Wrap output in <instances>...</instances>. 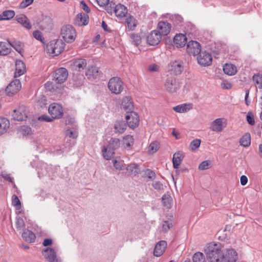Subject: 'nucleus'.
I'll list each match as a JSON object with an SVG mask.
<instances>
[{
	"label": "nucleus",
	"mask_w": 262,
	"mask_h": 262,
	"mask_svg": "<svg viewBox=\"0 0 262 262\" xmlns=\"http://www.w3.org/2000/svg\"><path fill=\"white\" fill-rule=\"evenodd\" d=\"M33 37L36 39L40 41L41 42H43L44 40V38L42 36V33L36 30L33 32Z\"/></svg>",
	"instance_id": "obj_51"
},
{
	"label": "nucleus",
	"mask_w": 262,
	"mask_h": 262,
	"mask_svg": "<svg viewBox=\"0 0 262 262\" xmlns=\"http://www.w3.org/2000/svg\"><path fill=\"white\" fill-rule=\"evenodd\" d=\"M205 255L201 252H195L192 256L193 262H209Z\"/></svg>",
	"instance_id": "obj_38"
},
{
	"label": "nucleus",
	"mask_w": 262,
	"mask_h": 262,
	"mask_svg": "<svg viewBox=\"0 0 262 262\" xmlns=\"http://www.w3.org/2000/svg\"><path fill=\"white\" fill-rule=\"evenodd\" d=\"M89 15L83 13L77 14L74 20V24L78 26H86L89 24Z\"/></svg>",
	"instance_id": "obj_18"
},
{
	"label": "nucleus",
	"mask_w": 262,
	"mask_h": 262,
	"mask_svg": "<svg viewBox=\"0 0 262 262\" xmlns=\"http://www.w3.org/2000/svg\"><path fill=\"white\" fill-rule=\"evenodd\" d=\"M15 12L12 10H8L3 11L0 14V21L4 20H9L15 16Z\"/></svg>",
	"instance_id": "obj_35"
},
{
	"label": "nucleus",
	"mask_w": 262,
	"mask_h": 262,
	"mask_svg": "<svg viewBox=\"0 0 262 262\" xmlns=\"http://www.w3.org/2000/svg\"><path fill=\"white\" fill-rule=\"evenodd\" d=\"M48 112L53 119L61 118L63 114L62 106L57 103L51 104L49 107Z\"/></svg>",
	"instance_id": "obj_5"
},
{
	"label": "nucleus",
	"mask_w": 262,
	"mask_h": 262,
	"mask_svg": "<svg viewBox=\"0 0 262 262\" xmlns=\"http://www.w3.org/2000/svg\"><path fill=\"white\" fill-rule=\"evenodd\" d=\"M224 72L229 76H232L235 75L237 72L236 67L231 63H226L223 66Z\"/></svg>",
	"instance_id": "obj_29"
},
{
	"label": "nucleus",
	"mask_w": 262,
	"mask_h": 262,
	"mask_svg": "<svg viewBox=\"0 0 262 262\" xmlns=\"http://www.w3.org/2000/svg\"><path fill=\"white\" fill-rule=\"evenodd\" d=\"M85 75L89 77H96L99 75V70L95 66L89 67L86 70Z\"/></svg>",
	"instance_id": "obj_36"
},
{
	"label": "nucleus",
	"mask_w": 262,
	"mask_h": 262,
	"mask_svg": "<svg viewBox=\"0 0 262 262\" xmlns=\"http://www.w3.org/2000/svg\"><path fill=\"white\" fill-rule=\"evenodd\" d=\"M125 23L126 30L134 31L137 26L138 21L133 16L128 15L125 18Z\"/></svg>",
	"instance_id": "obj_23"
},
{
	"label": "nucleus",
	"mask_w": 262,
	"mask_h": 262,
	"mask_svg": "<svg viewBox=\"0 0 262 262\" xmlns=\"http://www.w3.org/2000/svg\"><path fill=\"white\" fill-rule=\"evenodd\" d=\"M120 140L117 138H112L110 141L108 146V149L112 148L113 150H115L119 148L120 146Z\"/></svg>",
	"instance_id": "obj_45"
},
{
	"label": "nucleus",
	"mask_w": 262,
	"mask_h": 262,
	"mask_svg": "<svg viewBox=\"0 0 262 262\" xmlns=\"http://www.w3.org/2000/svg\"><path fill=\"white\" fill-rule=\"evenodd\" d=\"M22 237L25 241L30 243H33L36 238L34 233L29 230H26L22 233Z\"/></svg>",
	"instance_id": "obj_32"
},
{
	"label": "nucleus",
	"mask_w": 262,
	"mask_h": 262,
	"mask_svg": "<svg viewBox=\"0 0 262 262\" xmlns=\"http://www.w3.org/2000/svg\"><path fill=\"white\" fill-rule=\"evenodd\" d=\"M11 43L1 41L0 42V55H6L10 53Z\"/></svg>",
	"instance_id": "obj_34"
},
{
	"label": "nucleus",
	"mask_w": 262,
	"mask_h": 262,
	"mask_svg": "<svg viewBox=\"0 0 262 262\" xmlns=\"http://www.w3.org/2000/svg\"><path fill=\"white\" fill-rule=\"evenodd\" d=\"M15 19L18 23L20 24L25 28L28 29H30L31 28L32 25L25 14H20L19 15H17Z\"/></svg>",
	"instance_id": "obj_26"
},
{
	"label": "nucleus",
	"mask_w": 262,
	"mask_h": 262,
	"mask_svg": "<svg viewBox=\"0 0 262 262\" xmlns=\"http://www.w3.org/2000/svg\"><path fill=\"white\" fill-rule=\"evenodd\" d=\"M247 120L248 122L250 125H253L255 123V121H254V119L253 116L250 113H248L247 115Z\"/></svg>",
	"instance_id": "obj_57"
},
{
	"label": "nucleus",
	"mask_w": 262,
	"mask_h": 262,
	"mask_svg": "<svg viewBox=\"0 0 262 262\" xmlns=\"http://www.w3.org/2000/svg\"><path fill=\"white\" fill-rule=\"evenodd\" d=\"M224 118H217L214 120L211 124L210 128L211 130L216 132H221L224 128Z\"/></svg>",
	"instance_id": "obj_20"
},
{
	"label": "nucleus",
	"mask_w": 262,
	"mask_h": 262,
	"mask_svg": "<svg viewBox=\"0 0 262 262\" xmlns=\"http://www.w3.org/2000/svg\"><path fill=\"white\" fill-rule=\"evenodd\" d=\"M187 41V38L185 34H177L173 38V43L177 48L184 47Z\"/></svg>",
	"instance_id": "obj_21"
},
{
	"label": "nucleus",
	"mask_w": 262,
	"mask_h": 262,
	"mask_svg": "<svg viewBox=\"0 0 262 262\" xmlns=\"http://www.w3.org/2000/svg\"><path fill=\"white\" fill-rule=\"evenodd\" d=\"M45 88L49 91H52L54 90V85L52 82L50 81H48L45 84Z\"/></svg>",
	"instance_id": "obj_59"
},
{
	"label": "nucleus",
	"mask_w": 262,
	"mask_h": 262,
	"mask_svg": "<svg viewBox=\"0 0 262 262\" xmlns=\"http://www.w3.org/2000/svg\"><path fill=\"white\" fill-rule=\"evenodd\" d=\"M159 70V66L156 64H152L148 66V71L151 72H157Z\"/></svg>",
	"instance_id": "obj_60"
},
{
	"label": "nucleus",
	"mask_w": 262,
	"mask_h": 262,
	"mask_svg": "<svg viewBox=\"0 0 262 262\" xmlns=\"http://www.w3.org/2000/svg\"><path fill=\"white\" fill-rule=\"evenodd\" d=\"M52 240L51 239H50V238H46L45 239H44L43 242V245L44 246H50L51 245H52Z\"/></svg>",
	"instance_id": "obj_64"
},
{
	"label": "nucleus",
	"mask_w": 262,
	"mask_h": 262,
	"mask_svg": "<svg viewBox=\"0 0 262 262\" xmlns=\"http://www.w3.org/2000/svg\"><path fill=\"white\" fill-rule=\"evenodd\" d=\"M201 46L196 41L191 40L188 42L187 46V52L189 54L195 56L201 53Z\"/></svg>",
	"instance_id": "obj_11"
},
{
	"label": "nucleus",
	"mask_w": 262,
	"mask_h": 262,
	"mask_svg": "<svg viewBox=\"0 0 262 262\" xmlns=\"http://www.w3.org/2000/svg\"><path fill=\"white\" fill-rule=\"evenodd\" d=\"M107 87L112 93L116 95L121 94L124 90L123 82L118 77L111 78L108 82Z\"/></svg>",
	"instance_id": "obj_3"
},
{
	"label": "nucleus",
	"mask_w": 262,
	"mask_h": 262,
	"mask_svg": "<svg viewBox=\"0 0 262 262\" xmlns=\"http://www.w3.org/2000/svg\"><path fill=\"white\" fill-rule=\"evenodd\" d=\"M240 144L244 147H248L251 143V137L249 134L244 135L240 140Z\"/></svg>",
	"instance_id": "obj_43"
},
{
	"label": "nucleus",
	"mask_w": 262,
	"mask_h": 262,
	"mask_svg": "<svg viewBox=\"0 0 262 262\" xmlns=\"http://www.w3.org/2000/svg\"><path fill=\"white\" fill-rule=\"evenodd\" d=\"M13 47L17 52L21 53L23 51L22 45L20 42H14L11 43V47Z\"/></svg>",
	"instance_id": "obj_54"
},
{
	"label": "nucleus",
	"mask_w": 262,
	"mask_h": 262,
	"mask_svg": "<svg viewBox=\"0 0 262 262\" xmlns=\"http://www.w3.org/2000/svg\"><path fill=\"white\" fill-rule=\"evenodd\" d=\"M201 141L200 139H196L192 140L189 145V149L191 151H194L200 146Z\"/></svg>",
	"instance_id": "obj_47"
},
{
	"label": "nucleus",
	"mask_w": 262,
	"mask_h": 262,
	"mask_svg": "<svg viewBox=\"0 0 262 262\" xmlns=\"http://www.w3.org/2000/svg\"><path fill=\"white\" fill-rule=\"evenodd\" d=\"M26 71L25 63L20 60H16L15 62V71L14 77H18L23 75Z\"/></svg>",
	"instance_id": "obj_24"
},
{
	"label": "nucleus",
	"mask_w": 262,
	"mask_h": 262,
	"mask_svg": "<svg viewBox=\"0 0 262 262\" xmlns=\"http://www.w3.org/2000/svg\"><path fill=\"white\" fill-rule=\"evenodd\" d=\"M210 167V163L208 161L202 162L199 166V169L201 170L208 169Z\"/></svg>",
	"instance_id": "obj_52"
},
{
	"label": "nucleus",
	"mask_w": 262,
	"mask_h": 262,
	"mask_svg": "<svg viewBox=\"0 0 262 262\" xmlns=\"http://www.w3.org/2000/svg\"><path fill=\"white\" fill-rule=\"evenodd\" d=\"M20 132L23 134V135L26 136L31 133V128L28 126H23L21 127Z\"/></svg>",
	"instance_id": "obj_53"
},
{
	"label": "nucleus",
	"mask_w": 262,
	"mask_h": 262,
	"mask_svg": "<svg viewBox=\"0 0 262 262\" xmlns=\"http://www.w3.org/2000/svg\"><path fill=\"white\" fill-rule=\"evenodd\" d=\"M184 158V154L182 151H178L174 154L172 158L173 167L175 169L179 168Z\"/></svg>",
	"instance_id": "obj_27"
},
{
	"label": "nucleus",
	"mask_w": 262,
	"mask_h": 262,
	"mask_svg": "<svg viewBox=\"0 0 262 262\" xmlns=\"http://www.w3.org/2000/svg\"><path fill=\"white\" fill-rule=\"evenodd\" d=\"M166 90L170 93L176 92L180 89V84L178 80L174 77H168L164 84Z\"/></svg>",
	"instance_id": "obj_6"
},
{
	"label": "nucleus",
	"mask_w": 262,
	"mask_h": 262,
	"mask_svg": "<svg viewBox=\"0 0 262 262\" xmlns=\"http://www.w3.org/2000/svg\"><path fill=\"white\" fill-rule=\"evenodd\" d=\"M12 116L14 119L17 121L25 120L27 117L26 107L24 105L19 106L17 109L13 111Z\"/></svg>",
	"instance_id": "obj_15"
},
{
	"label": "nucleus",
	"mask_w": 262,
	"mask_h": 262,
	"mask_svg": "<svg viewBox=\"0 0 262 262\" xmlns=\"http://www.w3.org/2000/svg\"><path fill=\"white\" fill-rule=\"evenodd\" d=\"M45 258L49 262H54L56 258V254L54 249L47 248L43 251Z\"/></svg>",
	"instance_id": "obj_30"
},
{
	"label": "nucleus",
	"mask_w": 262,
	"mask_h": 262,
	"mask_svg": "<svg viewBox=\"0 0 262 262\" xmlns=\"http://www.w3.org/2000/svg\"><path fill=\"white\" fill-rule=\"evenodd\" d=\"M34 0H23L19 5V8L25 9L33 3Z\"/></svg>",
	"instance_id": "obj_50"
},
{
	"label": "nucleus",
	"mask_w": 262,
	"mask_h": 262,
	"mask_svg": "<svg viewBox=\"0 0 262 262\" xmlns=\"http://www.w3.org/2000/svg\"><path fill=\"white\" fill-rule=\"evenodd\" d=\"M167 243L165 241L159 242L155 246L154 254L156 257L161 256L164 252L166 247Z\"/></svg>",
	"instance_id": "obj_22"
},
{
	"label": "nucleus",
	"mask_w": 262,
	"mask_h": 262,
	"mask_svg": "<svg viewBox=\"0 0 262 262\" xmlns=\"http://www.w3.org/2000/svg\"><path fill=\"white\" fill-rule=\"evenodd\" d=\"M232 85L231 83L226 82H222L221 83V86L222 88L225 89H230L232 88Z\"/></svg>",
	"instance_id": "obj_62"
},
{
	"label": "nucleus",
	"mask_w": 262,
	"mask_h": 262,
	"mask_svg": "<svg viewBox=\"0 0 262 262\" xmlns=\"http://www.w3.org/2000/svg\"><path fill=\"white\" fill-rule=\"evenodd\" d=\"M80 7L86 13H89L91 11L90 8L83 1L80 2Z\"/></svg>",
	"instance_id": "obj_55"
},
{
	"label": "nucleus",
	"mask_w": 262,
	"mask_h": 262,
	"mask_svg": "<svg viewBox=\"0 0 262 262\" xmlns=\"http://www.w3.org/2000/svg\"><path fill=\"white\" fill-rule=\"evenodd\" d=\"M223 246L219 242L209 243L204 251L209 262H221L223 258Z\"/></svg>",
	"instance_id": "obj_1"
},
{
	"label": "nucleus",
	"mask_w": 262,
	"mask_h": 262,
	"mask_svg": "<svg viewBox=\"0 0 262 262\" xmlns=\"http://www.w3.org/2000/svg\"><path fill=\"white\" fill-rule=\"evenodd\" d=\"M114 12L117 18H122L127 14L128 10L124 5L118 4L115 7Z\"/></svg>",
	"instance_id": "obj_19"
},
{
	"label": "nucleus",
	"mask_w": 262,
	"mask_h": 262,
	"mask_svg": "<svg viewBox=\"0 0 262 262\" xmlns=\"http://www.w3.org/2000/svg\"><path fill=\"white\" fill-rule=\"evenodd\" d=\"M97 4L100 7H104L107 5L110 0H96Z\"/></svg>",
	"instance_id": "obj_61"
},
{
	"label": "nucleus",
	"mask_w": 262,
	"mask_h": 262,
	"mask_svg": "<svg viewBox=\"0 0 262 262\" xmlns=\"http://www.w3.org/2000/svg\"><path fill=\"white\" fill-rule=\"evenodd\" d=\"M240 182L242 185H245L248 182V178L246 176H242L240 178Z\"/></svg>",
	"instance_id": "obj_63"
},
{
	"label": "nucleus",
	"mask_w": 262,
	"mask_h": 262,
	"mask_svg": "<svg viewBox=\"0 0 262 262\" xmlns=\"http://www.w3.org/2000/svg\"><path fill=\"white\" fill-rule=\"evenodd\" d=\"M114 167L118 170H121L122 169L123 167V162L122 161H117V160H114Z\"/></svg>",
	"instance_id": "obj_56"
},
{
	"label": "nucleus",
	"mask_w": 262,
	"mask_h": 262,
	"mask_svg": "<svg viewBox=\"0 0 262 262\" xmlns=\"http://www.w3.org/2000/svg\"><path fill=\"white\" fill-rule=\"evenodd\" d=\"M68 72L66 68H60L56 70L54 75L55 80L59 83H63L68 78Z\"/></svg>",
	"instance_id": "obj_14"
},
{
	"label": "nucleus",
	"mask_w": 262,
	"mask_h": 262,
	"mask_svg": "<svg viewBox=\"0 0 262 262\" xmlns=\"http://www.w3.org/2000/svg\"><path fill=\"white\" fill-rule=\"evenodd\" d=\"M130 37L133 43L136 46H138L140 43L141 38L139 35L133 33L130 35Z\"/></svg>",
	"instance_id": "obj_49"
},
{
	"label": "nucleus",
	"mask_w": 262,
	"mask_h": 262,
	"mask_svg": "<svg viewBox=\"0 0 262 262\" xmlns=\"http://www.w3.org/2000/svg\"><path fill=\"white\" fill-rule=\"evenodd\" d=\"M238 258V254L232 248L227 249L225 253H223V258L221 262H236Z\"/></svg>",
	"instance_id": "obj_10"
},
{
	"label": "nucleus",
	"mask_w": 262,
	"mask_h": 262,
	"mask_svg": "<svg viewBox=\"0 0 262 262\" xmlns=\"http://www.w3.org/2000/svg\"><path fill=\"white\" fill-rule=\"evenodd\" d=\"M171 224L168 221H165L162 226V230L164 232H167L171 227Z\"/></svg>",
	"instance_id": "obj_58"
},
{
	"label": "nucleus",
	"mask_w": 262,
	"mask_h": 262,
	"mask_svg": "<svg viewBox=\"0 0 262 262\" xmlns=\"http://www.w3.org/2000/svg\"><path fill=\"white\" fill-rule=\"evenodd\" d=\"M184 70L183 62L181 61H173L170 62L168 66V71L173 75H180Z\"/></svg>",
	"instance_id": "obj_7"
},
{
	"label": "nucleus",
	"mask_w": 262,
	"mask_h": 262,
	"mask_svg": "<svg viewBox=\"0 0 262 262\" xmlns=\"http://www.w3.org/2000/svg\"><path fill=\"white\" fill-rule=\"evenodd\" d=\"M12 205L16 210H20L21 208V202L18 197L16 195H13L12 196Z\"/></svg>",
	"instance_id": "obj_46"
},
{
	"label": "nucleus",
	"mask_w": 262,
	"mask_h": 262,
	"mask_svg": "<svg viewBox=\"0 0 262 262\" xmlns=\"http://www.w3.org/2000/svg\"><path fill=\"white\" fill-rule=\"evenodd\" d=\"M127 171L130 174H136L139 171L137 165L135 164H130L126 168Z\"/></svg>",
	"instance_id": "obj_48"
},
{
	"label": "nucleus",
	"mask_w": 262,
	"mask_h": 262,
	"mask_svg": "<svg viewBox=\"0 0 262 262\" xmlns=\"http://www.w3.org/2000/svg\"><path fill=\"white\" fill-rule=\"evenodd\" d=\"M115 132L117 134H123L126 129V125L123 121H117L114 124Z\"/></svg>",
	"instance_id": "obj_33"
},
{
	"label": "nucleus",
	"mask_w": 262,
	"mask_h": 262,
	"mask_svg": "<svg viewBox=\"0 0 262 262\" xmlns=\"http://www.w3.org/2000/svg\"><path fill=\"white\" fill-rule=\"evenodd\" d=\"M192 108V104L191 103H184L173 107L174 111L179 113H185Z\"/></svg>",
	"instance_id": "obj_28"
},
{
	"label": "nucleus",
	"mask_w": 262,
	"mask_h": 262,
	"mask_svg": "<svg viewBox=\"0 0 262 262\" xmlns=\"http://www.w3.org/2000/svg\"><path fill=\"white\" fill-rule=\"evenodd\" d=\"M121 106L126 112V114L133 112L134 105L133 99L130 96H125L121 100Z\"/></svg>",
	"instance_id": "obj_12"
},
{
	"label": "nucleus",
	"mask_w": 262,
	"mask_h": 262,
	"mask_svg": "<svg viewBox=\"0 0 262 262\" xmlns=\"http://www.w3.org/2000/svg\"><path fill=\"white\" fill-rule=\"evenodd\" d=\"M171 30V25L166 21H161L159 22L157 26V30L161 35H168Z\"/></svg>",
	"instance_id": "obj_17"
},
{
	"label": "nucleus",
	"mask_w": 262,
	"mask_h": 262,
	"mask_svg": "<svg viewBox=\"0 0 262 262\" xmlns=\"http://www.w3.org/2000/svg\"><path fill=\"white\" fill-rule=\"evenodd\" d=\"M114 150H113L112 148L108 149V146L107 147L104 146L102 149V153L104 158L106 160L111 159L115 154Z\"/></svg>",
	"instance_id": "obj_41"
},
{
	"label": "nucleus",
	"mask_w": 262,
	"mask_h": 262,
	"mask_svg": "<svg viewBox=\"0 0 262 262\" xmlns=\"http://www.w3.org/2000/svg\"><path fill=\"white\" fill-rule=\"evenodd\" d=\"M15 226L17 231L20 233L25 227V223L24 220L21 217L16 219Z\"/></svg>",
	"instance_id": "obj_44"
},
{
	"label": "nucleus",
	"mask_w": 262,
	"mask_h": 262,
	"mask_svg": "<svg viewBox=\"0 0 262 262\" xmlns=\"http://www.w3.org/2000/svg\"><path fill=\"white\" fill-rule=\"evenodd\" d=\"M134 143V139L131 135H127L123 138V145L125 148H130Z\"/></svg>",
	"instance_id": "obj_37"
},
{
	"label": "nucleus",
	"mask_w": 262,
	"mask_h": 262,
	"mask_svg": "<svg viewBox=\"0 0 262 262\" xmlns=\"http://www.w3.org/2000/svg\"><path fill=\"white\" fill-rule=\"evenodd\" d=\"M60 34L65 41L71 43L76 39V31L71 25H66L62 27Z\"/></svg>",
	"instance_id": "obj_4"
},
{
	"label": "nucleus",
	"mask_w": 262,
	"mask_h": 262,
	"mask_svg": "<svg viewBox=\"0 0 262 262\" xmlns=\"http://www.w3.org/2000/svg\"><path fill=\"white\" fill-rule=\"evenodd\" d=\"M125 119L128 126L130 128H134L137 127L139 123V117L135 112H130L126 114Z\"/></svg>",
	"instance_id": "obj_9"
},
{
	"label": "nucleus",
	"mask_w": 262,
	"mask_h": 262,
	"mask_svg": "<svg viewBox=\"0 0 262 262\" xmlns=\"http://www.w3.org/2000/svg\"><path fill=\"white\" fill-rule=\"evenodd\" d=\"M21 88V84L19 80L15 79L12 81L6 88V93L9 96L15 95L19 91Z\"/></svg>",
	"instance_id": "obj_8"
},
{
	"label": "nucleus",
	"mask_w": 262,
	"mask_h": 262,
	"mask_svg": "<svg viewBox=\"0 0 262 262\" xmlns=\"http://www.w3.org/2000/svg\"><path fill=\"white\" fill-rule=\"evenodd\" d=\"M198 63L204 67L209 66L212 62V56L209 53L204 51L200 53L197 58Z\"/></svg>",
	"instance_id": "obj_13"
},
{
	"label": "nucleus",
	"mask_w": 262,
	"mask_h": 262,
	"mask_svg": "<svg viewBox=\"0 0 262 262\" xmlns=\"http://www.w3.org/2000/svg\"><path fill=\"white\" fill-rule=\"evenodd\" d=\"M252 79L255 86L259 89H262V74H255L253 76Z\"/></svg>",
	"instance_id": "obj_42"
},
{
	"label": "nucleus",
	"mask_w": 262,
	"mask_h": 262,
	"mask_svg": "<svg viewBox=\"0 0 262 262\" xmlns=\"http://www.w3.org/2000/svg\"><path fill=\"white\" fill-rule=\"evenodd\" d=\"M87 62L84 59H76L73 61L72 68L77 71L83 70L86 66Z\"/></svg>",
	"instance_id": "obj_25"
},
{
	"label": "nucleus",
	"mask_w": 262,
	"mask_h": 262,
	"mask_svg": "<svg viewBox=\"0 0 262 262\" xmlns=\"http://www.w3.org/2000/svg\"><path fill=\"white\" fill-rule=\"evenodd\" d=\"M65 43L62 40H53L48 43L46 48V52L52 56H58L64 50Z\"/></svg>",
	"instance_id": "obj_2"
},
{
	"label": "nucleus",
	"mask_w": 262,
	"mask_h": 262,
	"mask_svg": "<svg viewBox=\"0 0 262 262\" xmlns=\"http://www.w3.org/2000/svg\"><path fill=\"white\" fill-rule=\"evenodd\" d=\"M161 36L159 31L156 30L152 31L147 36V42L151 46L158 45L161 41Z\"/></svg>",
	"instance_id": "obj_16"
},
{
	"label": "nucleus",
	"mask_w": 262,
	"mask_h": 262,
	"mask_svg": "<svg viewBox=\"0 0 262 262\" xmlns=\"http://www.w3.org/2000/svg\"><path fill=\"white\" fill-rule=\"evenodd\" d=\"M9 126V120L6 118L0 117V136L6 133Z\"/></svg>",
	"instance_id": "obj_31"
},
{
	"label": "nucleus",
	"mask_w": 262,
	"mask_h": 262,
	"mask_svg": "<svg viewBox=\"0 0 262 262\" xmlns=\"http://www.w3.org/2000/svg\"><path fill=\"white\" fill-rule=\"evenodd\" d=\"M162 202L165 207L170 208L173 204L172 198L169 195L164 194L162 197Z\"/></svg>",
	"instance_id": "obj_40"
},
{
	"label": "nucleus",
	"mask_w": 262,
	"mask_h": 262,
	"mask_svg": "<svg viewBox=\"0 0 262 262\" xmlns=\"http://www.w3.org/2000/svg\"><path fill=\"white\" fill-rule=\"evenodd\" d=\"M160 148V144L158 141L152 142L147 148L148 154L152 155L156 153Z\"/></svg>",
	"instance_id": "obj_39"
}]
</instances>
